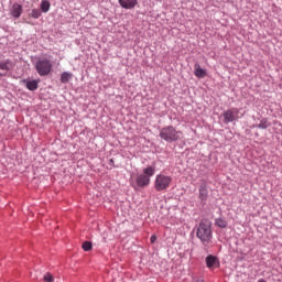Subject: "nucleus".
<instances>
[{
	"label": "nucleus",
	"instance_id": "nucleus-13",
	"mask_svg": "<svg viewBox=\"0 0 282 282\" xmlns=\"http://www.w3.org/2000/svg\"><path fill=\"white\" fill-rule=\"evenodd\" d=\"M217 264V257L215 256H207L206 258V265L207 268H215Z\"/></svg>",
	"mask_w": 282,
	"mask_h": 282
},
{
	"label": "nucleus",
	"instance_id": "nucleus-4",
	"mask_svg": "<svg viewBox=\"0 0 282 282\" xmlns=\"http://www.w3.org/2000/svg\"><path fill=\"white\" fill-rule=\"evenodd\" d=\"M171 182H173V178L171 176H166L164 174H159L155 177L154 181V188L158 192L166 191L169 186H171Z\"/></svg>",
	"mask_w": 282,
	"mask_h": 282
},
{
	"label": "nucleus",
	"instance_id": "nucleus-1",
	"mask_svg": "<svg viewBox=\"0 0 282 282\" xmlns=\"http://www.w3.org/2000/svg\"><path fill=\"white\" fill-rule=\"evenodd\" d=\"M196 237L205 248H208L213 243V223L208 219L200 220L196 230Z\"/></svg>",
	"mask_w": 282,
	"mask_h": 282
},
{
	"label": "nucleus",
	"instance_id": "nucleus-15",
	"mask_svg": "<svg viewBox=\"0 0 282 282\" xmlns=\"http://www.w3.org/2000/svg\"><path fill=\"white\" fill-rule=\"evenodd\" d=\"M50 8H51L50 1L43 0V1L41 2V10H42L43 12H50Z\"/></svg>",
	"mask_w": 282,
	"mask_h": 282
},
{
	"label": "nucleus",
	"instance_id": "nucleus-11",
	"mask_svg": "<svg viewBox=\"0 0 282 282\" xmlns=\"http://www.w3.org/2000/svg\"><path fill=\"white\" fill-rule=\"evenodd\" d=\"M194 69H195L194 74H195V76H196L197 78H206V70L203 69V68L199 66V64H195Z\"/></svg>",
	"mask_w": 282,
	"mask_h": 282
},
{
	"label": "nucleus",
	"instance_id": "nucleus-3",
	"mask_svg": "<svg viewBox=\"0 0 282 282\" xmlns=\"http://www.w3.org/2000/svg\"><path fill=\"white\" fill-rule=\"evenodd\" d=\"M155 175V167L154 166H148L143 170V173L140 174L137 177V184L141 188H144V186H149L151 184V177Z\"/></svg>",
	"mask_w": 282,
	"mask_h": 282
},
{
	"label": "nucleus",
	"instance_id": "nucleus-5",
	"mask_svg": "<svg viewBox=\"0 0 282 282\" xmlns=\"http://www.w3.org/2000/svg\"><path fill=\"white\" fill-rule=\"evenodd\" d=\"M35 69L39 76H48L52 72V62L50 59H40L35 64Z\"/></svg>",
	"mask_w": 282,
	"mask_h": 282
},
{
	"label": "nucleus",
	"instance_id": "nucleus-18",
	"mask_svg": "<svg viewBox=\"0 0 282 282\" xmlns=\"http://www.w3.org/2000/svg\"><path fill=\"white\" fill-rule=\"evenodd\" d=\"M82 248L85 252H89V250H91L93 246H91V242L89 241H85L83 245H82Z\"/></svg>",
	"mask_w": 282,
	"mask_h": 282
},
{
	"label": "nucleus",
	"instance_id": "nucleus-7",
	"mask_svg": "<svg viewBox=\"0 0 282 282\" xmlns=\"http://www.w3.org/2000/svg\"><path fill=\"white\" fill-rule=\"evenodd\" d=\"M198 193L200 202H206V199H208V185H206V183H202L198 188Z\"/></svg>",
	"mask_w": 282,
	"mask_h": 282
},
{
	"label": "nucleus",
	"instance_id": "nucleus-20",
	"mask_svg": "<svg viewBox=\"0 0 282 282\" xmlns=\"http://www.w3.org/2000/svg\"><path fill=\"white\" fill-rule=\"evenodd\" d=\"M258 129H268V122L261 121V122L258 124Z\"/></svg>",
	"mask_w": 282,
	"mask_h": 282
},
{
	"label": "nucleus",
	"instance_id": "nucleus-19",
	"mask_svg": "<svg viewBox=\"0 0 282 282\" xmlns=\"http://www.w3.org/2000/svg\"><path fill=\"white\" fill-rule=\"evenodd\" d=\"M44 281L45 282H54V276H52L50 273H46L44 275Z\"/></svg>",
	"mask_w": 282,
	"mask_h": 282
},
{
	"label": "nucleus",
	"instance_id": "nucleus-16",
	"mask_svg": "<svg viewBox=\"0 0 282 282\" xmlns=\"http://www.w3.org/2000/svg\"><path fill=\"white\" fill-rule=\"evenodd\" d=\"M69 78H72V73H63L61 76V83L66 84L69 83Z\"/></svg>",
	"mask_w": 282,
	"mask_h": 282
},
{
	"label": "nucleus",
	"instance_id": "nucleus-8",
	"mask_svg": "<svg viewBox=\"0 0 282 282\" xmlns=\"http://www.w3.org/2000/svg\"><path fill=\"white\" fill-rule=\"evenodd\" d=\"M119 6L124 10H133L138 6V0H119Z\"/></svg>",
	"mask_w": 282,
	"mask_h": 282
},
{
	"label": "nucleus",
	"instance_id": "nucleus-9",
	"mask_svg": "<svg viewBox=\"0 0 282 282\" xmlns=\"http://www.w3.org/2000/svg\"><path fill=\"white\" fill-rule=\"evenodd\" d=\"M21 14H23V6H21L19 3H14L11 8V15L14 19H19L21 17Z\"/></svg>",
	"mask_w": 282,
	"mask_h": 282
},
{
	"label": "nucleus",
	"instance_id": "nucleus-22",
	"mask_svg": "<svg viewBox=\"0 0 282 282\" xmlns=\"http://www.w3.org/2000/svg\"><path fill=\"white\" fill-rule=\"evenodd\" d=\"M258 282H267L265 280H263V279H260V280H258Z\"/></svg>",
	"mask_w": 282,
	"mask_h": 282
},
{
	"label": "nucleus",
	"instance_id": "nucleus-6",
	"mask_svg": "<svg viewBox=\"0 0 282 282\" xmlns=\"http://www.w3.org/2000/svg\"><path fill=\"white\" fill-rule=\"evenodd\" d=\"M223 118L225 124H228L230 122H235V120H239V118H243V113L239 116V108H230L223 112Z\"/></svg>",
	"mask_w": 282,
	"mask_h": 282
},
{
	"label": "nucleus",
	"instance_id": "nucleus-17",
	"mask_svg": "<svg viewBox=\"0 0 282 282\" xmlns=\"http://www.w3.org/2000/svg\"><path fill=\"white\" fill-rule=\"evenodd\" d=\"M30 17H32V19H40L41 11L39 9H32Z\"/></svg>",
	"mask_w": 282,
	"mask_h": 282
},
{
	"label": "nucleus",
	"instance_id": "nucleus-21",
	"mask_svg": "<svg viewBox=\"0 0 282 282\" xmlns=\"http://www.w3.org/2000/svg\"><path fill=\"white\" fill-rule=\"evenodd\" d=\"M150 241H151V243H153L154 241H158V237H155V235L151 236Z\"/></svg>",
	"mask_w": 282,
	"mask_h": 282
},
{
	"label": "nucleus",
	"instance_id": "nucleus-23",
	"mask_svg": "<svg viewBox=\"0 0 282 282\" xmlns=\"http://www.w3.org/2000/svg\"><path fill=\"white\" fill-rule=\"evenodd\" d=\"M0 76H6V73L0 72Z\"/></svg>",
	"mask_w": 282,
	"mask_h": 282
},
{
	"label": "nucleus",
	"instance_id": "nucleus-14",
	"mask_svg": "<svg viewBox=\"0 0 282 282\" xmlns=\"http://www.w3.org/2000/svg\"><path fill=\"white\" fill-rule=\"evenodd\" d=\"M215 224L218 228H228V220L225 218H216Z\"/></svg>",
	"mask_w": 282,
	"mask_h": 282
},
{
	"label": "nucleus",
	"instance_id": "nucleus-2",
	"mask_svg": "<svg viewBox=\"0 0 282 282\" xmlns=\"http://www.w3.org/2000/svg\"><path fill=\"white\" fill-rule=\"evenodd\" d=\"M159 137L165 142H177L184 138V132L173 126H165L160 130Z\"/></svg>",
	"mask_w": 282,
	"mask_h": 282
},
{
	"label": "nucleus",
	"instance_id": "nucleus-10",
	"mask_svg": "<svg viewBox=\"0 0 282 282\" xmlns=\"http://www.w3.org/2000/svg\"><path fill=\"white\" fill-rule=\"evenodd\" d=\"M11 68H12V62H10V59L0 62V69L2 72L1 74H8V72H10Z\"/></svg>",
	"mask_w": 282,
	"mask_h": 282
},
{
	"label": "nucleus",
	"instance_id": "nucleus-12",
	"mask_svg": "<svg viewBox=\"0 0 282 282\" xmlns=\"http://www.w3.org/2000/svg\"><path fill=\"white\" fill-rule=\"evenodd\" d=\"M26 89H29V91H36V89H39V82L35 79L26 82Z\"/></svg>",
	"mask_w": 282,
	"mask_h": 282
}]
</instances>
